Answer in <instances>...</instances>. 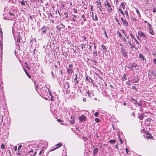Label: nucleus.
Returning <instances> with one entry per match:
<instances>
[{
	"label": "nucleus",
	"instance_id": "1",
	"mask_svg": "<svg viewBox=\"0 0 156 156\" xmlns=\"http://www.w3.org/2000/svg\"><path fill=\"white\" fill-rule=\"evenodd\" d=\"M120 50L122 53V55L126 58H127L128 54L127 52L126 51V49L124 48L123 47H122L120 48Z\"/></svg>",
	"mask_w": 156,
	"mask_h": 156
},
{
	"label": "nucleus",
	"instance_id": "2",
	"mask_svg": "<svg viewBox=\"0 0 156 156\" xmlns=\"http://www.w3.org/2000/svg\"><path fill=\"white\" fill-rule=\"evenodd\" d=\"M73 66L72 64H69V67L67 69V72L68 74H72L73 71Z\"/></svg>",
	"mask_w": 156,
	"mask_h": 156
},
{
	"label": "nucleus",
	"instance_id": "3",
	"mask_svg": "<svg viewBox=\"0 0 156 156\" xmlns=\"http://www.w3.org/2000/svg\"><path fill=\"white\" fill-rule=\"evenodd\" d=\"M106 5L105 4V5L106 6V5H107V7H106V8L107 9L108 11V13H110L112 11V8L111 5L107 1H106Z\"/></svg>",
	"mask_w": 156,
	"mask_h": 156
},
{
	"label": "nucleus",
	"instance_id": "4",
	"mask_svg": "<svg viewBox=\"0 0 156 156\" xmlns=\"http://www.w3.org/2000/svg\"><path fill=\"white\" fill-rule=\"evenodd\" d=\"M86 119V117L84 115H82L81 116H80L78 118L80 121L82 122H85Z\"/></svg>",
	"mask_w": 156,
	"mask_h": 156
},
{
	"label": "nucleus",
	"instance_id": "5",
	"mask_svg": "<svg viewBox=\"0 0 156 156\" xmlns=\"http://www.w3.org/2000/svg\"><path fill=\"white\" fill-rule=\"evenodd\" d=\"M138 35L141 37H144V38H147V37L145 34L141 31H140L138 33Z\"/></svg>",
	"mask_w": 156,
	"mask_h": 156
},
{
	"label": "nucleus",
	"instance_id": "6",
	"mask_svg": "<svg viewBox=\"0 0 156 156\" xmlns=\"http://www.w3.org/2000/svg\"><path fill=\"white\" fill-rule=\"evenodd\" d=\"M121 19L122 21L124 26L126 27L128 26V23L126 20L124 19L122 17H121Z\"/></svg>",
	"mask_w": 156,
	"mask_h": 156
},
{
	"label": "nucleus",
	"instance_id": "7",
	"mask_svg": "<svg viewBox=\"0 0 156 156\" xmlns=\"http://www.w3.org/2000/svg\"><path fill=\"white\" fill-rule=\"evenodd\" d=\"M148 32L150 34L152 35H154V31L152 29L151 27H148Z\"/></svg>",
	"mask_w": 156,
	"mask_h": 156
},
{
	"label": "nucleus",
	"instance_id": "8",
	"mask_svg": "<svg viewBox=\"0 0 156 156\" xmlns=\"http://www.w3.org/2000/svg\"><path fill=\"white\" fill-rule=\"evenodd\" d=\"M99 151V149L98 148H95L93 150V155L95 156L98 154Z\"/></svg>",
	"mask_w": 156,
	"mask_h": 156
},
{
	"label": "nucleus",
	"instance_id": "9",
	"mask_svg": "<svg viewBox=\"0 0 156 156\" xmlns=\"http://www.w3.org/2000/svg\"><path fill=\"white\" fill-rule=\"evenodd\" d=\"M56 146H58L56 147L55 148H53V149L51 148L50 150V151H52L56 150V149H57L58 147H61L62 146V144L61 143H59L56 144Z\"/></svg>",
	"mask_w": 156,
	"mask_h": 156
},
{
	"label": "nucleus",
	"instance_id": "10",
	"mask_svg": "<svg viewBox=\"0 0 156 156\" xmlns=\"http://www.w3.org/2000/svg\"><path fill=\"white\" fill-rule=\"evenodd\" d=\"M137 66V64L134 63L133 64H132L130 66H128L127 68L129 69H131V70H132V69L134 67H136Z\"/></svg>",
	"mask_w": 156,
	"mask_h": 156
},
{
	"label": "nucleus",
	"instance_id": "11",
	"mask_svg": "<svg viewBox=\"0 0 156 156\" xmlns=\"http://www.w3.org/2000/svg\"><path fill=\"white\" fill-rule=\"evenodd\" d=\"M128 43L129 44V45L131 46V48H132L133 50L136 51L137 50L136 47L135 46L133 45L129 41Z\"/></svg>",
	"mask_w": 156,
	"mask_h": 156
},
{
	"label": "nucleus",
	"instance_id": "12",
	"mask_svg": "<svg viewBox=\"0 0 156 156\" xmlns=\"http://www.w3.org/2000/svg\"><path fill=\"white\" fill-rule=\"evenodd\" d=\"M150 73L153 74V76L156 77V70H151L149 71Z\"/></svg>",
	"mask_w": 156,
	"mask_h": 156
},
{
	"label": "nucleus",
	"instance_id": "13",
	"mask_svg": "<svg viewBox=\"0 0 156 156\" xmlns=\"http://www.w3.org/2000/svg\"><path fill=\"white\" fill-rule=\"evenodd\" d=\"M41 30L42 34H45L47 31L46 28H45L44 27L42 28L41 29Z\"/></svg>",
	"mask_w": 156,
	"mask_h": 156
},
{
	"label": "nucleus",
	"instance_id": "14",
	"mask_svg": "<svg viewBox=\"0 0 156 156\" xmlns=\"http://www.w3.org/2000/svg\"><path fill=\"white\" fill-rule=\"evenodd\" d=\"M85 78L86 80L87 81V82H88L89 83H90V80H89V79L92 82V81L91 78L90 77H88V76L86 77Z\"/></svg>",
	"mask_w": 156,
	"mask_h": 156
},
{
	"label": "nucleus",
	"instance_id": "15",
	"mask_svg": "<svg viewBox=\"0 0 156 156\" xmlns=\"http://www.w3.org/2000/svg\"><path fill=\"white\" fill-rule=\"evenodd\" d=\"M20 33L19 32V34H18V36L17 37V39H16L17 41L18 42H19V43L20 42Z\"/></svg>",
	"mask_w": 156,
	"mask_h": 156
},
{
	"label": "nucleus",
	"instance_id": "16",
	"mask_svg": "<svg viewBox=\"0 0 156 156\" xmlns=\"http://www.w3.org/2000/svg\"><path fill=\"white\" fill-rule=\"evenodd\" d=\"M139 58H140L142 60H144V59L146 60L145 59V58L144 57V56L142 54H140L139 55Z\"/></svg>",
	"mask_w": 156,
	"mask_h": 156
},
{
	"label": "nucleus",
	"instance_id": "17",
	"mask_svg": "<svg viewBox=\"0 0 156 156\" xmlns=\"http://www.w3.org/2000/svg\"><path fill=\"white\" fill-rule=\"evenodd\" d=\"M99 3L98 1H97L96 2L97 3V8H100L101 7V2L100 1V0H99Z\"/></svg>",
	"mask_w": 156,
	"mask_h": 156
},
{
	"label": "nucleus",
	"instance_id": "18",
	"mask_svg": "<svg viewBox=\"0 0 156 156\" xmlns=\"http://www.w3.org/2000/svg\"><path fill=\"white\" fill-rule=\"evenodd\" d=\"M92 18L93 20H94V21H97L98 20V16L97 15H95V17H94V16H92Z\"/></svg>",
	"mask_w": 156,
	"mask_h": 156
},
{
	"label": "nucleus",
	"instance_id": "19",
	"mask_svg": "<svg viewBox=\"0 0 156 156\" xmlns=\"http://www.w3.org/2000/svg\"><path fill=\"white\" fill-rule=\"evenodd\" d=\"M120 7L123 9H125V7L124 3L123 2L120 5Z\"/></svg>",
	"mask_w": 156,
	"mask_h": 156
},
{
	"label": "nucleus",
	"instance_id": "20",
	"mask_svg": "<svg viewBox=\"0 0 156 156\" xmlns=\"http://www.w3.org/2000/svg\"><path fill=\"white\" fill-rule=\"evenodd\" d=\"M146 137L147 138L151 139L153 137V136L150 134H147Z\"/></svg>",
	"mask_w": 156,
	"mask_h": 156
},
{
	"label": "nucleus",
	"instance_id": "21",
	"mask_svg": "<svg viewBox=\"0 0 156 156\" xmlns=\"http://www.w3.org/2000/svg\"><path fill=\"white\" fill-rule=\"evenodd\" d=\"M118 11H119L120 12V13L123 16H124V12L122 11V9L120 8L118 10Z\"/></svg>",
	"mask_w": 156,
	"mask_h": 156
},
{
	"label": "nucleus",
	"instance_id": "22",
	"mask_svg": "<svg viewBox=\"0 0 156 156\" xmlns=\"http://www.w3.org/2000/svg\"><path fill=\"white\" fill-rule=\"evenodd\" d=\"M136 9V11L137 14V15L138 16V17L139 18H140V15L139 12V11L137 9Z\"/></svg>",
	"mask_w": 156,
	"mask_h": 156
},
{
	"label": "nucleus",
	"instance_id": "23",
	"mask_svg": "<svg viewBox=\"0 0 156 156\" xmlns=\"http://www.w3.org/2000/svg\"><path fill=\"white\" fill-rule=\"evenodd\" d=\"M70 123L72 124H73L75 122L73 118L71 117V119L70 121Z\"/></svg>",
	"mask_w": 156,
	"mask_h": 156
},
{
	"label": "nucleus",
	"instance_id": "24",
	"mask_svg": "<svg viewBox=\"0 0 156 156\" xmlns=\"http://www.w3.org/2000/svg\"><path fill=\"white\" fill-rule=\"evenodd\" d=\"M101 46L103 51H107L106 48L105 46L103 44H102Z\"/></svg>",
	"mask_w": 156,
	"mask_h": 156
},
{
	"label": "nucleus",
	"instance_id": "25",
	"mask_svg": "<svg viewBox=\"0 0 156 156\" xmlns=\"http://www.w3.org/2000/svg\"><path fill=\"white\" fill-rule=\"evenodd\" d=\"M49 92L50 93V95H51V100L52 101H53L54 100V98L53 95L51 94V92H50L49 91Z\"/></svg>",
	"mask_w": 156,
	"mask_h": 156
},
{
	"label": "nucleus",
	"instance_id": "26",
	"mask_svg": "<svg viewBox=\"0 0 156 156\" xmlns=\"http://www.w3.org/2000/svg\"><path fill=\"white\" fill-rule=\"evenodd\" d=\"M24 71H25V72L26 73V75H27V76H28V77L29 78H31V76H30V75L27 72V70L25 69H24Z\"/></svg>",
	"mask_w": 156,
	"mask_h": 156
},
{
	"label": "nucleus",
	"instance_id": "27",
	"mask_svg": "<svg viewBox=\"0 0 156 156\" xmlns=\"http://www.w3.org/2000/svg\"><path fill=\"white\" fill-rule=\"evenodd\" d=\"M109 142L111 144H114L116 142V140H110Z\"/></svg>",
	"mask_w": 156,
	"mask_h": 156
},
{
	"label": "nucleus",
	"instance_id": "28",
	"mask_svg": "<svg viewBox=\"0 0 156 156\" xmlns=\"http://www.w3.org/2000/svg\"><path fill=\"white\" fill-rule=\"evenodd\" d=\"M117 33L118 34L120 38H121L123 36L122 35L121 33L119 32V31H117Z\"/></svg>",
	"mask_w": 156,
	"mask_h": 156
},
{
	"label": "nucleus",
	"instance_id": "29",
	"mask_svg": "<svg viewBox=\"0 0 156 156\" xmlns=\"http://www.w3.org/2000/svg\"><path fill=\"white\" fill-rule=\"evenodd\" d=\"M81 18L83 19V20L84 21H86V17H85V15L84 14H83L81 16Z\"/></svg>",
	"mask_w": 156,
	"mask_h": 156
},
{
	"label": "nucleus",
	"instance_id": "30",
	"mask_svg": "<svg viewBox=\"0 0 156 156\" xmlns=\"http://www.w3.org/2000/svg\"><path fill=\"white\" fill-rule=\"evenodd\" d=\"M144 116L143 115L141 114L140 115H139V118L140 120H142L143 119Z\"/></svg>",
	"mask_w": 156,
	"mask_h": 156
},
{
	"label": "nucleus",
	"instance_id": "31",
	"mask_svg": "<svg viewBox=\"0 0 156 156\" xmlns=\"http://www.w3.org/2000/svg\"><path fill=\"white\" fill-rule=\"evenodd\" d=\"M95 121L97 123H98L100 121V119L98 118H96L95 119Z\"/></svg>",
	"mask_w": 156,
	"mask_h": 156
},
{
	"label": "nucleus",
	"instance_id": "32",
	"mask_svg": "<svg viewBox=\"0 0 156 156\" xmlns=\"http://www.w3.org/2000/svg\"><path fill=\"white\" fill-rule=\"evenodd\" d=\"M125 14L126 15V18H127V19L129 18V14H128V12L126 11L125 12Z\"/></svg>",
	"mask_w": 156,
	"mask_h": 156
},
{
	"label": "nucleus",
	"instance_id": "33",
	"mask_svg": "<svg viewBox=\"0 0 156 156\" xmlns=\"http://www.w3.org/2000/svg\"><path fill=\"white\" fill-rule=\"evenodd\" d=\"M20 4L22 5H25V2L23 0L21 2Z\"/></svg>",
	"mask_w": 156,
	"mask_h": 156
},
{
	"label": "nucleus",
	"instance_id": "34",
	"mask_svg": "<svg viewBox=\"0 0 156 156\" xmlns=\"http://www.w3.org/2000/svg\"><path fill=\"white\" fill-rule=\"evenodd\" d=\"M115 20L116 22L120 26V23L119 22V21L118 20H117V19L116 18H115Z\"/></svg>",
	"mask_w": 156,
	"mask_h": 156
},
{
	"label": "nucleus",
	"instance_id": "35",
	"mask_svg": "<svg viewBox=\"0 0 156 156\" xmlns=\"http://www.w3.org/2000/svg\"><path fill=\"white\" fill-rule=\"evenodd\" d=\"M139 81V79L138 78V77H137L135 79L134 83H137Z\"/></svg>",
	"mask_w": 156,
	"mask_h": 156
},
{
	"label": "nucleus",
	"instance_id": "36",
	"mask_svg": "<svg viewBox=\"0 0 156 156\" xmlns=\"http://www.w3.org/2000/svg\"><path fill=\"white\" fill-rule=\"evenodd\" d=\"M134 40L135 41V42L136 43V44H139V42L136 40V39L135 38H134Z\"/></svg>",
	"mask_w": 156,
	"mask_h": 156
},
{
	"label": "nucleus",
	"instance_id": "37",
	"mask_svg": "<svg viewBox=\"0 0 156 156\" xmlns=\"http://www.w3.org/2000/svg\"><path fill=\"white\" fill-rule=\"evenodd\" d=\"M125 42H127V41L126 39L125 38V37L123 36L121 38Z\"/></svg>",
	"mask_w": 156,
	"mask_h": 156
},
{
	"label": "nucleus",
	"instance_id": "38",
	"mask_svg": "<svg viewBox=\"0 0 156 156\" xmlns=\"http://www.w3.org/2000/svg\"><path fill=\"white\" fill-rule=\"evenodd\" d=\"M98 114H99V113H98V112H96L95 113V114H94V116H95V117H98Z\"/></svg>",
	"mask_w": 156,
	"mask_h": 156
},
{
	"label": "nucleus",
	"instance_id": "39",
	"mask_svg": "<svg viewBox=\"0 0 156 156\" xmlns=\"http://www.w3.org/2000/svg\"><path fill=\"white\" fill-rule=\"evenodd\" d=\"M93 55H94L95 56H97V53L96 51H95L93 52Z\"/></svg>",
	"mask_w": 156,
	"mask_h": 156
},
{
	"label": "nucleus",
	"instance_id": "40",
	"mask_svg": "<svg viewBox=\"0 0 156 156\" xmlns=\"http://www.w3.org/2000/svg\"><path fill=\"white\" fill-rule=\"evenodd\" d=\"M5 148V146L4 144H2L1 146V148L2 149H4Z\"/></svg>",
	"mask_w": 156,
	"mask_h": 156
},
{
	"label": "nucleus",
	"instance_id": "41",
	"mask_svg": "<svg viewBox=\"0 0 156 156\" xmlns=\"http://www.w3.org/2000/svg\"><path fill=\"white\" fill-rule=\"evenodd\" d=\"M132 88L135 90H137V88L134 86H132Z\"/></svg>",
	"mask_w": 156,
	"mask_h": 156
},
{
	"label": "nucleus",
	"instance_id": "42",
	"mask_svg": "<svg viewBox=\"0 0 156 156\" xmlns=\"http://www.w3.org/2000/svg\"><path fill=\"white\" fill-rule=\"evenodd\" d=\"M64 14L65 15V16L66 18H68V15L67 13L66 12H65L64 13Z\"/></svg>",
	"mask_w": 156,
	"mask_h": 156
},
{
	"label": "nucleus",
	"instance_id": "43",
	"mask_svg": "<svg viewBox=\"0 0 156 156\" xmlns=\"http://www.w3.org/2000/svg\"><path fill=\"white\" fill-rule=\"evenodd\" d=\"M123 76L125 80H127L126 75V74H124L123 75Z\"/></svg>",
	"mask_w": 156,
	"mask_h": 156
},
{
	"label": "nucleus",
	"instance_id": "44",
	"mask_svg": "<svg viewBox=\"0 0 156 156\" xmlns=\"http://www.w3.org/2000/svg\"><path fill=\"white\" fill-rule=\"evenodd\" d=\"M81 49L83 50V48H85V46L83 44H82L81 45Z\"/></svg>",
	"mask_w": 156,
	"mask_h": 156
},
{
	"label": "nucleus",
	"instance_id": "45",
	"mask_svg": "<svg viewBox=\"0 0 156 156\" xmlns=\"http://www.w3.org/2000/svg\"><path fill=\"white\" fill-rule=\"evenodd\" d=\"M60 25L61 26V27L62 28H64L65 27V26L63 25L62 23H61Z\"/></svg>",
	"mask_w": 156,
	"mask_h": 156
},
{
	"label": "nucleus",
	"instance_id": "46",
	"mask_svg": "<svg viewBox=\"0 0 156 156\" xmlns=\"http://www.w3.org/2000/svg\"><path fill=\"white\" fill-rule=\"evenodd\" d=\"M87 94L88 96V97H90V93L89 92V90H88L87 91Z\"/></svg>",
	"mask_w": 156,
	"mask_h": 156
},
{
	"label": "nucleus",
	"instance_id": "47",
	"mask_svg": "<svg viewBox=\"0 0 156 156\" xmlns=\"http://www.w3.org/2000/svg\"><path fill=\"white\" fill-rule=\"evenodd\" d=\"M56 28H58V30L59 31H60L61 30V28H62L61 27H60V28H59L58 26H57V27H56Z\"/></svg>",
	"mask_w": 156,
	"mask_h": 156
},
{
	"label": "nucleus",
	"instance_id": "48",
	"mask_svg": "<svg viewBox=\"0 0 156 156\" xmlns=\"http://www.w3.org/2000/svg\"><path fill=\"white\" fill-rule=\"evenodd\" d=\"M51 16L52 18H54V16L51 13H50L49 14V15H48V16Z\"/></svg>",
	"mask_w": 156,
	"mask_h": 156
},
{
	"label": "nucleus",
	"instance_id": "49",
	"mask_svg": "<svg viewBox=\"0 0 156 156\" xmlns=\"http://www.w3.org/2000/svg\"><path fill=\"white\" fill-rule=\"evenodd\" d=\"M73 11H74V12L75 13H77V9L75 8H74L73 9Z\"/></svg>",
	"mask_w": 156,
	"mask_h": 156
},
{
	"label": "nucleus",
	"instance_id": "50",
	"mask_svg": "<svg viewBox=\"0 0 156 156\" xmlns=\"http://www.w3.org/2000/svg\"><path fill=\"white\" fill-rule=\"evenodd\" d=\"M105 36H106V39H107L108 38V36L106 34V32L105 31Z\"/></svg>",
	"mask_w": 156,
	"mask_h": 156
},
{
	"label": "nucleus",
	"instance_id": "51",
	"mask_svg": "<svg viewBox=\"0 0 156 156\" xmlns=\"http://www.w3.org/2000/svg\"><path fill=\"white\" fill-rule=\"evenodd\" d=\"M129 151L128 149L127 148H126V154H128Z\"/></svg>",
	"mask_w": 156,
	"mask_h": 156
},
{
	"label": "nucleus",
	"instance_id": "52",
	"mask_svg": "<svg viewBox=\"0 0 156 156\" xmlns=\"http://www.w3.org/2000/svg\"><path fill=\"white\" fill-rule=\"evenodd\" d=\"M153 12L154 13L156 12V8H153Z\"/></svg>",
	"mask_w": 156,
	"mask_h": 156
},
{
	"label": "nucleus",
	"instance_id": "53",
	"mask_svg": "<svg viewBox=\"0 0 156 156\" xmlns=\"http://www.w3.org/2000/svg\"><path fill=\"white\" fill-rule=\"evenodd\" d=\"M43 152V150H41L40 151V152H39V154L40 155H41V154H42V153Z\"/></svg>",
	"mask_w": 156,
	"mask_h": 156
},
{
	"label": "nucleus",
	"instance_id": "54",
	"mask_svg": "<svg viewBox=\"0 0 156 156\" xmlns=\"http://www.w3.org/2000/svg\"><path fill=\"white\" fill-rule=\"evenodd\" d=\"M9 14L10 16H14V15L13 13H11V12H9Z\"/></svg>",
	"mask_w": 156,
	"mask_h": 156
},
{
	"label": "nucleus",
	"instance_id": "55",
	"mask_svg": "<svg viewBox=\"0 0 156 156\" xmlns=\"http://www.w3.org/2000/svg\"><path fill=\"white\" fill-rule=\"evenodd\" d=\"M22 147V145H20L19 146V147L18 148V150H19V149H20Z\"/></svg>",
	"mask_w": 156,
	"mask_h": 156
},
{
	"label": "nucleus",
	"instance_id": "56",
	"mask_svg": "<svg viewBox=\"0 0 156 156\" xmlns=\"http://www.w3.org/2000/svg\"><path fill=\"white\" fill-rule=\"evenodd\" d=\"M130 36H131V38H133V39H134V38H135V37H133V34H131V33H130Z\"/></svg>",
	"mask_w": 156,
	"mask_h": 156
},
{
	"label": "nucleus",
	"instance_id": "57",
	"mask_svg": "<svg viewBox=\"0 0 156 156\" xmlns=\"http://www.w3.org/2000/svg\"><path fill=\"white\" fill-rule=\"evenodd\" d=\"M32 16H31V15H30V16H29V18L30 19H31V20H33V19H32Z\"/></svg>",
	"mask_w": 156,
	"mask_h": 156
},
{
	"label": "nucleus",
	"instance_id": "58",
	"mask_svg": "<svg viewBox=\"0 0 156 156\" xmlns=\"http://www.w3.org/2000/svg\"><path fill=\"white\" fill-rule=\"evenodd\" d=\"M119 141H120V142H121V144H122V140L120 138H119Z\"/></svg>",
	"mask_w": 156,
	"mask_h": 156
},
{
	"label": "nucleus",
	"instance_id": "59",
	"mask_svg": "<svg viewBox=\"0 0 156 156\" xmlns=\"http://www.w3.org/2000/svg\"><path fill=\"white\" fill-rule=\"evenodd\" d=\"M132 19L133 21H136L137 20L135 18L132 17Z\"/></svg>",
	"mask_w": 156,
	"mask_h": 156
},
{
	"label": "nucleus",
	"instance_id": "60",
	"mask_svg": "<svg viewBox=\"0 0 156 156\" xmlns=\"http://www.w3.org/2000/svg\"><path fill=\"white\" fill-rule=\"evenodd\" d=\"M124 35L126 37V38H127L128 39L129 38V37H128V35L126 34H125V35Z\"/></svg>",
	"mask_w": 156,
	"mask_h": 156
},
{
	"label": "nucleus",
	"instance_id": "61",
	"mask_svg": "<svg viewBox=\"0 0 156 156\" xmlns=\"http://www.w3.org/2000/svg\"><path fill=\"white\" fill-rule=\"evenodd\" d=\"M153 61L154 64L156 65V58L154 59Z\"/></svg>",
	"mask_w": 156,
	"mask_h": 156
},
{
	"label": "nucleus",
	"instance_id": "62",
	"mask_svg": "<svg viewBox=\"0 0 156 156\" xmlns=\"http://www.w3.org/2000/svg\"><path fill=\"white\" fill-rule=\"evenodd\" d=\"M14 149L15 151H16L17 149V147L16 146H15L14 147Z\"/></svg>",
	"mask_w": 156,
	"mask_h": 156
},
{
	"label": "nucleus",
	"instance_id": "63",
	"mask_svg": "<svg viewBox=\"0 0 156 156\" xmlns=\"http://www.w3.org/2000/svg\"><path fill=\"white\" fill-rule=\"evenodd\" d=\"M147 23L148 25L149 26L148 27H151V26L150 23Z\"/></svg>",
	"mask_w": 156,
	"mask_h": 156
},
{
	"label": "nucleus",
	"instance_id": "64",
	"mask_svg": "<svg viewBox=\"0 0 156 156\" xmlns=\"http://www.w3.org/2000/svg\"><path fill=\"white\" fill-rule=\"evenodd\" d=\"M79 83V81H78V80H76V83H75V85L77 83Z\"/></svg>",
	"mask_w": 156,
	"mask_h": 156
}]
</instances>
